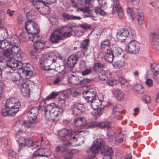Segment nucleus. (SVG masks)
<instances>
[{
    "label": "nucleus",
    "instance_id": "18",
    "mask_svg": "<svg viewBox=\"0 0 159 159\" xmlns=\"http://www.w3.org/2000/svg\"><path fill=\"white\" fill-rule=\"evenodd\" d=\"M100 7H97L94 9L95 12L96 14H98L103 16L106 15V13L102 9V8L106 9L107 6L106 2L105 0H98Z\"/></svg>",
    "mask_w": 159,
    "mask_h": 159
},
{
    "label": "nucleus",
    "instance_id": "36",
    "mask_svg": "<svg viewBox=\"0 0 159 159\" xmlns=\"http://www.w3.org/2000/svg\"><path fill=\"white\" fill-rule=\"evenodd\" d=\"M92 109L93 111L91 112V115L94 116V119H96L97 118L96 116H100L102 115L101 111L103 110L102 108Z\"/></svg>",
    "mask_w": 159,
    "mask_h": 159
},
{
    "label": "nucleus",
    "instance_id": "15",
    "mask_svg": "<svg viewBox=\"0 0 159 159\" xmlns=\"http://www.w3.org/2000/svg\"><path fill=\"white\" fill-rule=\"evenodd\" d=\"M58 134L61 137L64 138L65 140H70V137L73 134V131L71 129L64 128L61 130H58Z\"/></svg>",
    "mask_w": 159,
    "mask_h": 159
},
{
    "label": "nucleus",
    "instance_id": "32",
    "mask_svg": "<svg viewBox=\"0 0 159 159\" xmlns=\"http://www.w3.org/2000/svg\"><path fill=\"white\" fill-rule=\"evenodd\" d=\"M20 88L21 89V91L23 93V95L24 96H28L30 94V90L29 86L25 84L20 86Z\"/></svg>",
    "mask_w": 159,
    "mask_h": 159
},
{
    "label": "nucleus",
    "instance_id": "29",
    "mask_svg": "<svg viewBox=\"0 0 159 159\" xmlns=\"http://www.w3.org/2000/svg\"><path fill=\"white\" fill-rule=\"evenodd\" d=\"M34 48L39 52L41 51L45 46V42L43 40L37 42L33 44Z\"/></svg>",
    "mask_w": 159,
    "mask_h": 159
},
{
    "label": "nucleus",
    "instance_id": "26",
    "mask_svg": "<svg viewBox=\"0 0 159 159\" xmlns=\"http://www.w3.org/2000/svg\"><path fill=\"white\" fill-rule=\"evenodd\" d=\"M105 65L102 63L98 62L95 63L93 66V70L96 72L98 74L103 71L105 69Z\"/></svg>",
    "mask_w": 159,
    "mask_h": 159
},
{
    "label": "nucleus",
    "instance_id": "14",
    "mask_svg": "<svg viewBox=\"0 0 159 159\" xmlns=\"http://www.w3.org/2000/svg\"><path fill=\"white\" fill-rule=\"evenodd\" d=\"M78 60V57L77 55H72L68 57L67 61V65L70 71L73 70Z\"/></svg>",
    "mask_w": 159,
    "mask_h": 159
},
{
    "label": "nucleus",
    "instance_id": "3",
    "mask_svg": "<svg viewBox=\"0 0 159 159\" xmlns=\"http://www.w3.org/2000/svg\"><path fill=\"white\" fill-rule=\"evenodd\" d=\"M71 28L66 26L55 30L51 34L50 40L52 43H58L63 37H69L71 35Z\"/></svg>",
    "mask_w": 159,
    "mask_h": 159
},
{
    "label": "nucleus",
    "instance_id": "25",
    "mask_svg": "<svg viewBox=\"0 0 159 159\" xmlns=\"http://www.w3.org/2000/svg\"><path fill=\"white\" fill-rule=\"evenodd\" d=\"M58 95V93L56 92H52L51 94L49 95L46 98V100L42 101L39 104V108L45 107L46 106V100H49L55 98L56 96Z\"/></svg>",
    "mask_w": 159,
    "mask_h": 159
},
{
    "label": "nucleus",
    "instance_id": "13",
    "mask_svg": "<svg viewBox=\"0 0 159 159\" xmlns=\"http://www.w3.org/2000/svg\"><path fill=\"white\" fill-rule=\"evenodd\" d=\"M70 138V142L75 143L76 146H79L84 143V139L82 135L73 133Z\"/></svg>",
    "mask_w": 159,
    "mask_h": 159
},
{
    "label": "nucleus",
    "instance_id": "51",
    "mask_svg": "<svg viewBox=\"0 0 159 159\" xmlns=\"http://www.w3.org/2000/svg\"><path fill=\"white\" fill-rule=\"evenodd\" d=\"M32 11H30L27 13L26 16L27 19L28 20L27 21H33V19L34 18L35 16L32 15Z\"/></svg>",
    "mask_w": 159,
    "mask_h": 159
},
{
    "label": "nucleus",
    "instance_id": "44",
    "mask_svg": "<svg viewBox=\"0 0 159 159\" xmlns=\"http://www.w3.org/2000/svg\"><path fill=\"white\" fill-rule=\"evenodd\" d=\"M102 33V31L100 27H97L94 29L93 30L91 31L90 34L93 33V35L98 36L101 35Z\"/></svg>",
    "mask_w": 159,
    "mask_h": 159
},
{
    "label": "nucleus",
    "instance_id": "47",
    "mask_svg": "<svg viewBox=\"0 0 159 159\" xmlns=\"http://www.w3.org/2000/svg\"><path fill=\"white\" fill-rule=\"evenodd\" d=\"M9 44V42L5 39L3 40H0V48L3 50L8 46Z\"/></svg>",
    "mask_w": 159,
    "mask_h": 159
},
{
    "label": "nucleus",
    "instance_id": "62",
    "mask_svg": "<svg viewBox=\"0 0 159 159\" xmlns=\"http://www.w3.org/2000/svg\"><path fill=\"white\" fill-rule=\"evenodd\" d=\"M127 11L128 14L131 16L133 20L134 18L133 17L134 12L133 10L131 8L128 7L127 9Z\"/></svg>",
    "mask_w": 159,
    "mask_h": 159
},
{
    "label": "nucleus",
    "instance_id": "21",
    "mask_svg": "<svg viewBox=\"0 0 159 159\" xmlns=\"http://www.w3.org/2000/svg\"><path fill=\"white\" fill-rule=\"evenodd\" d=\"M22 37L26 38V39H29L34 43L39 41L41 39V37L37 34H31L28 35L27 33H25L22 35Z\"/></svg>",
    "mask_w": 159,
    "mask_h": 159
},
{
    "label": "nucleus",
    "instance_id": "39",
    "mask_svg": "<svg viewBox=\"0 0 159 159\" xmlns=\"http://www.w3.org/2000/svg\"><path fill=\"white\" fill-rule=\"evenodd\" d=\"M109 78L107 82V84L109 86H113L116 85L119 83V80L115 78L110 79Z\"/></svg>",
    "mask_w": 159,
    "mask_h": 159
},
{
    "label": "nucleus",
    "instance_id": "17",
    "mask_svg": "<svg viewBox=\"0 0 159 159\" xmlns=\"http://www.w3.org/2000/svg\"><path fill=\"white\" fill-rule=\"evenodd\" d=\"M100 95L101 97L100 98L98 97L90 100V105L92 109H98V108H101L99 107V106L102 105L103 97L102 94Z\"/></svg>",
    "mask_w": 159,
    "mask_h": 159
},
{
    "label": "nucleus",
    "instance_id": "56",
    "mask_svg": "<svg viewBox=\"0 0 159 159\" xmlns=\"http://www.w3.org/2000/svg\"><path fill=\"white\" fill-rule=\"evenodd\" d=\"M8 154L10 157H14L15 158H17L18 157L15 152L12 150H9V151Z\"/></svg>",
    "mask_w": 159,
    "mask_h": 159
},
{
    "label": "nucleus",
    "instance_id": "1",
    "mask_svg": "<svg viewBox=\"0 0 159 159\" xmlns=\"http://www.w3.org/2000/svg\"><path fill=\"white\" fill-rule=\"evenodd\" d=\"M22 62L14 58H10L7 61V67L15 70L18 69L19 74H23L26 78H29L30 77L32 76L33 73L31 71L30 68L27 66H23Z\"/></svg>",
    "mask_w": 159,
    "mask_h": 159
},
{
    "label": "nucleus",
    "instance_id": "64",
    "mask_svg": "<svg viewBox=\"0 0 159 159\" xmlns=\"http://www.w3.org/2000/svg\"><path fill=\"white\" fill-rule=\"evenodd\" d=\"M78 1L79 4L83 5H85L86 4L89 5V0H78Z\"/></svg>",
    "mask_w": 159,
    "mask_h": 159
},
{
    "label": "nucleus",
    "instance_id": "8",
    "mask_svg": "<svg viewBox=\"0 0 159 159\" xmlns=\"http://www.w3.org/2000/svg\"><path fill=\"white\" fill-rule=\"evenodd\" d=\"M140 48L139 43L136 40H133L126 46L125 50L127 52L135 54L139 52Z\"/></svg>",
    "mask_w": 159,
    "mask_h": 159
},
{
    "label": "nucleus",
    "instance_id": "46",
    "mask_svg": "<svg viewBox=\"0 0 159 159\" xmlns=\"http://www.w3.org/2000/svg\"><path fill=\"white\" fill-rule=\"evenodd\" d=\"M152 70L155 75H157L159 72V68L155 63H151V65Z\"/></svg>",
    "mask_w": 159,
    "mask_h": 159
},
{
    "label": "nucleus",
    "instance_id": "57",
    "mask_svg": "<svg viewBox=\"0 0 159 159\" xmlns=\"http://www.w3.org/2000/svg\"><path fill=\"white\" fill-rule=\"evenodd\" d=\"M143 102L146 103H149L151 101V99L150 97L147 95H144L142 97Z\"/></svg>",
    "mask_w": 159,
    "mask_h": 159
},
{
    "label": "nucleus",
    "instance_id": "10",
    "mask_svg": "<svg viewBox=\"0 0 159 159\" xmlns=\"http://www.w3.org/2000/svg\"><path fill=\"white\" fill-rule=\"evenodd\" d=\"M54 57L49 54L43 55L41 57L40 61V64L43 63L47 66H50L52 63L55 62Z\"/></svg>",
    "mask_w": 159,
    "mask_h": 159
},
{
    "label": "nucleus",
    "instance_id": "60",
    "mask_svg": "<svg viewBox=\"0 0 159 159\" xmlns=\"http://www.w3.org/2000/svg\"><path fill=\"white\" fill-rule=\"evenodd\" d=\"M83 90L82 88L79 87L76 89L73 92V94L74 96H76L79 95Z\"/></svg>",
    "mask_w": 159,
    "mask_h": 159
},
{
    "label": "nucleus",
    "instance_id": "52",
    "mask_svg": "<svg viewBox=\"0 0 159 159\" xmlns=\"http://www.w3.org/2000/svg\"><path fill=\"white\" fill-rule=\"evenodd\" d=\"M12 46L13 47L11 49V51L12 55H13L14 54L16 53L20 50L18 47L19 46Z\"/></svg>",
    "mask_w": 159,
    "mask_h": 159
},
{
    "label": "nucleus",
    "instance_id": "33",
    "mask_svg": "<svg viewBox=\"0 0 159 159\" xmlns=\"http://www.w3.org/2000/svg\"><path fill=\"white\" fill-rule=\"evenodd\" d=\"M113 66L116 68H120L125 65V63L123 60H118L112 63Z\"/></svg>",
    "mask_w": 159,
    "mask_h": 159
},
{
    "label": "nucleus",
    "instance_id": "19",
    "mask_svg": "<svg viewBox=\"0 0 159 159\" xmlns=\"http://www.w3.org/2000/svg\"><path fill=\"white\" fill-rule=\"evenodd\" d=\"M87 124L85 119L83 117L77 118L75 119L74 121L75 126L79 129L84 128Z\"/></svg>",
    "mask_w": 159,
    "mask_h": 159
},
{
    "label": "nucleus",
    "instance_id": "31",
    "mask_svg": "<svg viewBox=\"0 0 159 159\" xmlns=\"http://www.w3.org/2000/svg\"><path fill=\"white\" fill-rule=\"evenodd\" d=\"M83 90H84L83 93V95L86 102L89 103V97L88 93L89 92V86H85L83 87Z\"/></svg>",
    "mask_w": 159,
    "mask_h": 159
},
{
    "label": "nucleus",
    "instance_id": "54",
    "mask_svg": "<svg viewBox=\"0 0 159 159\" xmlns=\"http://www.w3.org/2000/svg\"><path fill=\"white\" fill-rule=\"evenodd\" d=\"M46 4L43 7H41V13L43 14H47L49 13L50 12L49 11V8L48 7L46 6Z\"/></svg>",
    "mask_w": 159,
    "mask_h": 159
},
{
    "label": "nucleus",
    "instance_id": "42",
    "mask_svg": "<svg viewBox=\"0 0 159 159\" xmlns=\"http://www.w3.org/2000/svg\"><path fill=\"white\" fill-rule=\"evenodd\" d=\"M68 146L66 144H62L61 146L57 147L56 150L57 152H64L66 151L67 148Z\"/></svg>",
    "mask_w": 159,
    "mask_h": 159
},
{
    "label": "nucleus",
    "instance_id": "59",
    "mask_svg": "<svg viewBox=\"0 0 159 159\" xmlns=\"http://www.w3.org/2000/svg\"><path fill=\"white\" fill-rule=\"evenodd\" d=\"M138 24L139 25H142L144 22V17L143 16L137 17Z\"/></svg>",
    "mask_w": 159,
    "mask_h": 159
},
{
    "label": "nucleus",
    "instance_id": "24",
    "mask_svg": "<svg viewBox=\"0 0 159 159\" xmlns=\"http://www.w3.org/2000/svg\"><path fill=\"white\" fill-rule=\"evenodd\" d=\"M103 52L105 61L109 62H112L113 60L114 54L111 50H109Z\"/></svg>",
    "mask_w": 159,
    "mask_h": 159
},
{
    "label": "nucleus",
    "instance_id": "22",
    "mask_svg": "<svg viewBox=\"0 0 159 159\" xmlns=\"http://www.w3.org/2000/svg\"><path fill=\"white\" fill-rule=\"evenodd\" d=\"M112 76L111 73L108 71L104 70L98 74V78L102 81L107 80Z\"/></svg>",
    "mask_w": 159,
    "mask_h": 159
},
{
    "label": "nucleus",
    "instance_id": "11",
    "mask_svg": "<svg viewBox=\"0 0 159 159\" xmlns=\"http://www.w3.org/2000/svg\"><path fill=\"white\" fill-rule=\"evenodd\" d=\"M113 114L117 120L122 118L121 115L124 113L123 107L120 104H117L115 106L112 110Z\"/></svg>",
    "mask_w": 159,
    "mask_h": 159
},
{
    "label": "nucleus",
    "instance_id": "37",
    "mask_svg": "<svg viewBox=\"0 0 159 159\" xmlns=\"http://www.w3.org/2000/svg\"><path fill=\"white\" fill-rule=\"evenodd\" d=\"M113 0V11L114 13L118 10H121L122 8L120 4L119 1L118 0Z\"/></svg>",
    "mask_w": 159,
    "mask_h": 159
},
{
    "label": "nucleus",
    "instance_id": "43",
    "mask_svg": "<svg viewBox=\"0 0 159 159\" xmlns=\"http://www.w3.org/2000/svg\"><path fill=\"white\" fill-rule=\"evenodd\" d=\"M122 51V50L120 48L115 47L113 49L112 52L115 56H119L121 54Z\"/></svg>",
    "mask_w": 159,
    "mask_h": 159
},
{
    "label": "nucleus",
    "instance_id": "41",
    "mask_svg": "<svg viewBox=\"0 0 159 159\" xmlns=\"http://www.w3.org/2000/svg\"><path fill=\"white\" fill-rule=\"evenodd\" d=\"M89 40L88 39H86L83 40L81 43L80 47V48L84 50H86L88 49Z\"/></svg>",
    "mask_w": 159,
    "mask_h": 159
},
{
    "label": "nucleus",
    "instance_id": "40",
    "mask_svg": "<svg viewBox=\"0 0 159 159\" xmlns=\"http://www.w3.org/2000/svg\"><path fill=\"white\" fill-rule=\"evenodd\" d=\"M69 82L72 84H76L79 82V78L78 76H71L68 79Z\"/></svg>",
    "mask_w": 159,
    "mask_h": 159
},
{
    "label": "nucleus",
    "instance_id": "23",
    "mask_svg": "<svg viewBox=\"0 0 159 159\" xmlns=\"http://www.w3.org/2000/svg\"><path fill=\"white\" fill-rule=\"evenodd\" d=\"M100 48L102 52L111 50L109 40L106 39L102 41L100 44Z\"/></svg>",
    "mask_w": 159,
    "mask_h": 159
},
{
    "label": "nucleus",
    "instance_id": "4",
    "mask_svg": "<svg viewBox=\"0 0 159 159\" xmlns=\"http://www.w3.org/2000/svg\"><path fill=\"white\" fill-rule=\"evenodd\" d=\"M128 36L132 39H135L136 34L135 30L129 27L123 28L118 31L116 36L117 41L120 43H124Z\"/></svg>",
    "mask_w": 159,
    "mask_h": 159
},
{
    "label": "nucleus",
    "instance_id": "61",
    "mask_svg": "<svg viewBox=\"0 0 159 159\" xmlns=\"http://www.w3.org/2000/svg\"><path fill=\"white\" fill-rule=\"evenodd\" d=\"M25 140L26 139L21 137L18 140H17V142L20 146H24Z\"/></svg>",
    "mask_w": 159,
    "mask_h": 159
},
{
    "label": "nucleus",
    "instance_id": "20",
    "mask_svg": "<svg viewBox=\"0 0 159 159\" xmlns=\"http://www.w3.org/2000/svg\"><path fill=\"white\" fill-rule=\"evenodd\" d=\"M98 126L101 128H106L107 130L111 127L110 122L108 121L102 122L101 123H97L94 121L93 123L90 124V128H93Z\"/></svg>",
    "mask_w": 159,
    "mask_h": 159
},
{
    "label": "nucleus",
    "instance_id": "12",
    "mask_svg": "<svg viewBox=\"0 0 159 159\" xmlns=\"http://www.w3.org/2000/svg\"><path fill=\"white\" fill-rule=\"evenodd\" d=\"M125 136L121 134H117L109 138L110 142L112 145L119 143L121 142L125 141L126 140Z\"/></svg>",
    "mask_w": 159,
    "mask_h": 159
},
{
    "label": "nucleus",
    "instance_id": "28",
    "mask_svg": "<svg viewBox=\"0 0 159 159\" xmlns=\"http://www.w3.org/2000/svg\"><path fill=\"white\" fill-rule=\"evenodd\" d=\"M101 152V153L105 156L110 157L114 154L113 151L111 147L103 148Z\"/></svg>",
    "mask_w": 159,
    "mask_h": 159
},
{
    "label": "nucleus",
    "instance_id": "55",
    "mask_svg": "<svg viewBox=\"0 0 159 159\" xmlns=\"http://www.w3.org/2000/svg\"><path fill=\"white\" fill-rule=\"evenodd\" d=\"M14 79V78H12V80L13 83H15L17 85H20L21 86L22 85L24 84H25L24 82H23V81L22 79L17 80L16 79V78H15V79Z\"/></svg>",
    "mask_w": 159,
    "mask_h": 159
},
{
    "label": "nucleus",
    "instance_id": "30",
    "mask_svg": "<svg viewBox=\"0 0 159 159\" xmlns=\"http://www.w3.org/2000/svg\"><path fill=\"white\" fill-rule=\"evenodd\" d=\"M115 98L118 100H121L124 97V93L123 92L117 89L114 90L113 92Z\"/></svg>",
    "mask_w": 159,
    "mask_h": 159
},
{
    "label": "nucleus",
    "instance_id": "35",
    "mask_svg": "<svg viewBox=\"0 0 159 159\" xmlns=\"http://www.w3.org/2000/svg\"><path fill=\"white\" fill-rule=\"evenodd\" d=\"M33 2H32L34 8L39 12H41V6L43 4H42V2L39 0H34Z\"/></svg>",
    "mask_w": 159,
    "mask_h": 159
},
{
    "label": "nucleus",
    "instance_id": "49",
    "mask_svg": "<svg viewBox=\"0 0 159 159\" xmlns=\"http://www.w3.org/2000/svg\"><path fill=\"white\" fill-rule=\"evenodd\" d=\"M98 97L97 95L96 90L94 88H90V98L92 99Z\"/></svg>",
    "mask_w": 159,
    "mask_h": 159
},
{
    "label": "nucleus",
    "instance_id": "38",
    "mask_svg": "<svg viewBox=\"0 0 159 159\" xmlns=\"http://www.w3.org/2000/svg\"><path fill=\"white\" fill-rule=\"evenodd\" d=\"M45 148H41L38 149L35 152H34L33 154V156L34 157H37V156H44V152Z\"/></svg>",
    "mask_w": 159,
    "mask_h": 159
},
{
    "label": "nucleus",
    "instance_id": "48",
    "mask_svg": "<svg viewBox=\"0 0 159 159\" xmlns=\"http://www.w3.org/2000/svg\"><path fill=\"white\" fill-rule=\"evenodd\" d=\"M107 134L109 138H111V137L113 136L114 135L117 134L115 133L114 129L111 127V126L107 130Z\"/></svg>",
    "mask_w": 159,
    "mask_h": 159
},
{
    "label": "nucleus",
    "instance_id": "58",
    "mask_svg": "<svg viewBox=\"0 0 159 159\" xmlns=\"http://www.w3.org/2000/svg\"><path fill=\"white\" fill-rule=\"evenodd\" d=\"M84 12V13H87L84 15L85 17H89V7H86L83 9L82 10Z\"/></svg>",
    "mask_w": 159,
    "mask_h": 159
},
{
    "label": "nucleus",
    "instance_id": "27",
    "mask_svg": "<svg viewBox=\"0 0 159 159\" xmlns=\"http://www.w3.org/2000/svg\"><path fill=\"white\" fill-rule=\"evenodd\" d=\"M20 42L19 37L16 35H12L10 39L9 44L12 46H19Z\"/></svg>",
    "mask_w": 159,
    "mask_h": 159
},
{
    "label": "nucleus",
    "instance_id": "5",
    "mask_svg": "<svg viewBox=\"0 0 159 159\" xmlns=\"http://www.w3.org/2000/svg\"><path fill=\"white\" fill-rule=\"evenodd\" d=\"M38 112V109L36 107H33L28 112V120L27 122H25L24 123V125L25 127L29 128L34 126L35 120L37 118Z\"/></svg>",
    "mask_w": 159,
    "mask_h": 159
},
{
    "label": "nucleus",
    "instance_id": "6",
    "mask_svg": "<svg viewBox=\"0 0 159 159\" xmlns=\"http://www.w3.org/2000/svg\"><path fill=\"white\" fill-rule=\"evenodd\" d=\"M104 143L103 141L101 139L99 138L95 140L93 142L92 145L90 148L92 154V157H94L96 154L98 152L103 146Z\"/></svg>",
    "mask_w": 159,
    "mask_h": 159
},
{
    "label": "nucleus",
    "instance_id": "53",
    "mask_svg": "<svg viewBox=\"0 0 159 159\" xmlns=\"http://www.w3.org/2000/svg\"><path fill=\"white\" fill-rule=\"evenodd\" d=\"M25 145L28 146L29 147H33L34 144L33 141L29 139H26L25 143L24 146Z\"/></svg>",
    "mask_w": 159,
    "mask_h": 159
},
{
    "label": "nucleus",
    "instance_id": "7",
    "mask_svg": "<svg viewBox=\"0 0 159 159\" xmlns=\"http://www.w3.org/2000/svg\"><path fill=\"white\" fill-rule=\"evenodd\" d=\"M54 106V104L48 105L45 110V117L47 120L54 121L57 116V111H55V110L53 108Z\"/></svg>",
    "mask_w": 159,
    "mask_h": 159
},
{
    "label": "nucleus",
    "instance_id": "9",
    "mask_svg": "<svg viewBox=\"0 0 159 159\" xmlns=\"http://www.w3.org/2000/svg\"><path fill=\"white\" fill-rule=\"evenodd\" d=\"M25 27L26 31L30 34H38L39 32V26L34 21H27L25 23Z\"/></svg>",
    "mask_w": 159,
    "mask_h": 159
},
{
    "label": "nucleus",
    "instance_id": "50",
    "mask_svg": "<svg viewBox=\"0 0 159 159\" xmlns=\"http://www.w3.org/2000/svg\"><path fill=\"white\" fill-rule=\"evenodd\" d=\"M3 54L5 57L11 58L12 56H13L12 53L11 51V49H7L3 52Z\"/></svg>",
    "mask_w": 159,
    "mask_h": 159
},
{
    "label": "nucleus",
    "instance_id": "45",
    "mask_svg": "<svg viewBox=\"0 0 159 159\" xmlns=\"http://www.w3.org/2000/svg\"><path fill=\"white\" fill-rule=\"evenodd\" d=\"M151 43L153 45V41L154 40L156 42L158 43V40L159 39V35L157 33H153L151 35Z\"/></svg>",
    "mask_w": 159,
    "mask_h": 159
},
{
    "label": "nucleus",
    "instance_id": "16",
    "mask_svg": "<svg viewBox=\"0 0 159 159\" xmlns=\"http://www.w3.org/2000/svg\"><path fill=\"white\" fill-rule=\"evenodd\" d=\"M73 115L75 116H80L84 110L83 105L80 103H76L72 106Z\"/></svg>",
    "mask_w": 159,
    "mask_h": 159
},
{
    "label": "nucleus",
    "instance_id": "63",
    "mask_svg": "<svg viewBox=\"0 0 159 159\" xmlns=\"http://www.w3.org/2000/svg\"><path fill=\"white\" fill-rule=\"evenodd\" d=\"M13 57H14L17 58L19 59H22V54L21 50L19 51L16 54H14L13 55Z\"/></svg>",
    "mask_w": 159,
    "mask_h": 159
},
{
    "label": "nucleus",
    "instance_id": "34",
    "mask_svg": "<svg viewBox=\"0 0 159 159\" xmlns=\"http://www.w3.org/2000/svg\"><path fill=\"white\" fill-rule=\"evenodd\" d=\"M134 91L139 94H142L144 91V89L142 85L140 84H137L134 86Z\"/></svg>",
    "mask_w": 159,
    "mask_h": 159
},
{
    "label": "nucleus",
    "instance_id": "2",
    "mask_svg": "<svg viewBox=\"0 0 159 159\" xmlns=\"http://www.w3.org/2000/svg\"><path fill=\"white\" fill-rule=\"evenodd\" d=\"M20 104L18 99L12 98L7 100L5 104V107L2 111V116H14L19 111Z\"/></svg>",
    "mask_w": 159,
    "mask_h": 159
}]
</instances>
